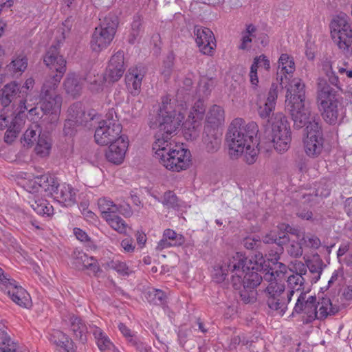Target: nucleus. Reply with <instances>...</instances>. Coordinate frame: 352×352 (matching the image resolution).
<instances>
[{"label":"nucleus","mask_w":352,"mask_h":352,"mask_svg":"<svg viewBox=\"0 0 352 352\" xmlns=\"http://www.w3.org/2000/svg\"><path fill=\"white\" fill-rule=\"evenodd\" d=\"M98 206L102 217L104 220L115 214L120 210L118 204H114L113 201L107 197L100 198L98 201Z\"/></svg>","instance_id":"nucleus-33"},{"label":"nucleus","mask_w":352,"mask_h":352,"mask_svg":"<svg viewBox=\"0 0 352 352\" xmlns=\"http://www.w3.org/2000/svg\"><path fill=\"white\" fill-rule=\"evenodd\" d=\"M257 69L255 65H251L250 72V80L252 85L254 87H257L258 83V78L257 74Z\"/></svg>","instance_id":"nucleus-61"},{"label":"nucleus","mask_w":352,"mask_h":352,"mask_svg":"<svg viewBox=\"0 0 352 352\" xmlns=\"http://www.w3.org/2000/svg\"><path fill=\"white\" fill-rule=\"evenodd\" d=\"M146 298L151 303L162 305L165 302L166 296L163 291L153 288L146 292Z\"/></svg>","instance_id":"nucleus-47"},{"label":"nucleus","mask_w":352,"mask_h":352,"mask_svg":"<svg viewBox=\"0 0 352 352\" xmlns=\"http://www.w3.org/2000/svg\"><path fill=\"white\" fill-rule=\"evenodd\" d=\"M302 242L300 243H292L288 248V254L293 257H299L302 254Z\"/></svg>","instance_id":"nucleus-58"},{"label":"nucleus","mask_w":352,"mask_h":352,"mask_svg":"<svg viewBox=\"0 0 352 352\" xmlns=\"http://www.w3.org/2000/svg\"><path fill=\"white\" fill-rule=\"evenodd\" d=\"M52 144L50 140L45 135H39L36 141L35 151L41 157H45L50 154Z\"/></svg>","instance_id":"nucleus-40"},{"label":"nucleus","mask_w":352,"mask_h":352,"mask_svg":"<svg viewBox=\"0 0 352 352\" xmlns=\"http://www.w3.org/2000/svg\"><path fill=\"white\" fill-rule=\"evenodd\" d=\"M303 142L306 154L311 157H318L323 149L324 138L322 126L305 132Z\"/></svg>","instance_id":"nucleus-13"},{"label":"nucleus","mask_w":352,"mask_h":352,"mask_svg":"<svg viewBox=\"0 0 352 352\" xmlns=\"http://www.w3.org/2000/svg\"><path fill=\"white\" fill-rule=\"evenodd\" d=\"M184 242L185 239L182 234L172 229H166L163 232L162 239L157 243L156 249L161 251L170 247L180 246Z\"/></svg>","instance_id":"nucleus-26"},{"label":"nucleus","mask_w":352,"mask_h":352,"mask_svg":"<svg viewBox=\"0 0 352 352\" xmlns=\"http://www.w3.org/2000/svg\"><path fill=\"white\" fill-rule=\"evenodd\" d=\"M193 32L199 50L204 54L212 55L216 47L213 32L209 28L200 25H195Z\"/></svg>","instance_id":"nucleus-14"},{"label":"nucleus","mask_w":352,"mask_h":352,"mask_svg":"<svg viewBox=\"0 0 352 352\" xmlns=\"http://www.w3.org/2000/svg\"><path fill=\"white\" fill-rule=\"evenodd\" d=\"M286 107L290 112L295 128L301 129L305 126V133L322 126L320 118L309 107H305L304 102H289Z\"/></svg>","instance_id":"nucleus-10"},{"label":"nucleus","mask_w":352,"mask_h":352,"mask_svg":"<svg viewBox=\"0 0 352 352\" xmlns=\"http://www.w3.org/2000/svg\"><path fill=\"white\" fill-rule=\"evenodd\" d=\"M30 204L32 208L38 214L50 215L52 212V206L45 200L34 199Z\"/></svg>","instance_id":"nucleus-46"},{"label":"nucleus","mask_w":352,"mask_h":352,"mask_svg":"<svg viewBox=\"0 0 352 352\" xmlns=\"http://www.w3.org/2000/svg\"><path fill=\"white\" fill-rule=\"evenodd\" d=\"M41 135L40 126L36 123H33L25 132L23 135V141L28 146L34 144V142L38 139V135Z\"/></svg>","instance_id":"nucleus-43"},{"label":"nucleus","mask_w":352,"mask_h":352,"mask_svg":"<svg viewBox=\"0 0 352 352\" xmlns=\"http://www.w3.org/2000/svg\"><path fill=\"white\" fill-rule=\"evenodd\" d=\"M129 146L126 136H120L115 142L110 143L106 151L105 157L108 162L113 164H120L123 162Z\"/></svg>","instance_id":"nucleus-16"},{"label":"nucleus","mask_w":352,"mask_h":352,"mask_svg":"<svg viewBox=\"0 0 352 352\" xmlns=\"http://www.w3.org/2000/svg\"><path fill=\"white\" fill-rule=\"evenodd\" d=\"M206 136L204 137V143L206 149L208 153L217 151L221 145V139L217 137L215 129H209L208 126L205 127Z\"/></svg>","instance_id":"nucleus-32"},{"label":"nucleus","mask_w":352,"mask_h":352,"mask_svg":"<svg viewBox=\"0 0 352 352\" xmlns=\"http://www.w3.org/2000/svg\"><path fill=\"white\" fill-rule=\"evenodd\" d=\"M256 28L252 24H249L246 27L245 31L242 32L241 44L239 46L240 50H245L251 48L252 38L254 37Z\"/></svg>","instance_id":"nucleus-41"},{"label":"nucleus","mask_w":352,"mask_h":352,"mask_svg":"<svg viewBox=\"0 0 352 352\" xmlns=\"http://www.w3.org/2000/svg\"><path fill=\"white\" fill-rule=\"evenodd\" d=\"M262 256V259H263V256L262 255H260L259 254L257 255L256 254L255 255V257H256V260L252 263H254L256 261H259V259L261 258V257ZM265 261L264 260L262 261V265L261 267H259L258 268V270L261 271V274L263 275L265 274V272H267L269 270L272 271L273 270L274 272V274L276 276V278L279 276V274H284L285 272H286V265H284L283 263H274V264H275V265H278V268L279 270H274L272 267H270L269 269H264L263 267V263H265Z\"/></svg>","instance_id":"nucleus-54"},{"label":"nucleus","mask_w":352,"mask_h":352,"mask_svg":"<svg viewBox=\"0 0 352 352\" xmlns=\"http://www.w3.org/2000/svg\"><path fill=\"white\" fill-rule=\"evenodd\" d=\"M34 84V80L32 78H28L24 85L22 86L19 91V94H22L23 97L24 94H26V91L30 89H32Z\"/></svg>","instance_id":"nucleus-64"},{"label":"nucleus","mask_w":352,"mask_h":352,"mask_svg":"<svg viewBox=\"0 0 352 352\" xmlns=\"http://www.w3.org/2000/svg\"><path fill=\"white\" fill-rule=\"evenodd\" d=\"M78 122L72 119L68 118L65 120L63 128V133L66 137H73L76 132V126L78 125Z\"/></svg>","instance_id":"nucleus-56"},{"label":"nucleus","mask_w":352,"mask_h":352,"mask_svg":"<svg viewBox=\"0 0 352 352\" xmlns=\"http://www.w3.org/2000/svg\"><path fill=\"white\" fill-rule=\"evenodd\" d=\"M0 343V352H18V343L14 341L5 330L1 328Z\"/></svg>","instance_id":"nucleus-36"},{"label":"nucleus","mask_w":352,"mask_h":352,"mask_svg":"<svg viewBox=\"0 0 352 352\" xmlns=\"http://www.w3.org/2000/svg\"><path fill=\"white\" fill-rule=\"evenodd\" d=\"M118 329L123 336L126 338L127 342L131 344H138V340L140 339L137 335L129 329L124 324L119 323Z\"/></svg>","instance_id":"nucleus-55"},{"label":"nucleus","mask_w":352,"mask_h":352,"mask_svg":"<svg viewBox=\"0 0 352 352\" xmlns=\"http://www.w3.org/2000/svg\"><path fill=\"white\" fill-rule=\"evenodd\" d=\"M276 80L279 82L282 88L290 79L295 71V63L293 57L287 54H282L279 57Z\"/></svg>","instance_id":"nucleus-18"},{"label":"nucleus","mask_w":352,"mask_h":352,"mask_svg":"<svg viewBox=\"0 0 352 352\" xmlns=\"http://www.w3.org/2000/svg\"><path fill=\"white\" fill-rule=\"evenodd\" d=\"M307 268H309V271L312 274H316L317 278L316 281H317L320 277V274H322V269L321 267V261L319 262H309L307 264Z\"/></svg>","instance_id":"nucleus-60"},{"label":"nucleus","mask_w":352,"mask_h":352,"mask_svg":"<svg viewBox=\"0 0 352 352\" xmlns=\"http://www.w3.org/2000/svg\"><path fill=\"white\" fill-rule=\"evenodd\" d=\"M268 122L272 128L271 136L274 148L279 152L287 151L291 142V131L287 118L282 113H276Z\"/></svg>","instance_id":"nucleus-11"},{"label":"nucleus","mask_w":352,"mask_h":352,"mask_svg":"<svg viewBox=\"0 0 352 352\" xmlns=\"http://www.w3.org/2000/svg\"><path fill=\"white\" fill-rule=\"evenodd\" d=\"M69 118L74 120L77 122H82V116H85V112L82 109L80 103H75L71 105L68 109Z\"/></svg>","instance_id":"nucleus-53"},{"label":"nucleus","mask_w":352,"mask_h":352,"mask_svg":"<svg viewBox=\"0 0 352 352\" xmlns=\"http://www.w3.org/2000/svg\"><path fill=\"white\" fill-rule=\"evenodd\" d=\"M23 120L21 122L15 121L14 124L11 126L6 128L7 131L4 135V141L6 143L11 144L20 133Z\"/></svg>","instance_id":"nucleus-48"},{"label":"nucleus","mask_w":352,"mask_h":352,"mask_svg":"<svg viewBox=\"0 0 352 352\" xmlns=\"http://www.w3.org/2000/svg\"><path fill=\"white\" fill-rule=\"evenodd\" d=\"M184 118V113L176 109L175 102L169 96L162 97L158 113L159 131L155 134V140L158 135H161L164 140H173Z\"/></svg>","instance_id":"nucleus-7"},{"label":"nucleus","mask_w":352,"mask_h":352,"mask_svg":"<svg viewBox=\"0 0 352 352\" xmlns=\"http://www.w3.org/2000/svg\"><path fill=\"white\" fill-rule=\"evenodd\" d=\"M225 120L223 109L219 105H213L210 109L206 116V121L209 129H214L215 126L221 125Z\"/></svg>","instance_id":"nucleus-31"},{"label":"nucleus","mask_w":352,"mask_h":352,"mask_svg":"<svg viewBox=\"0 0 352 352\" xmlns=\"http://www.w3.org/2000/svg\"><path fill=\"white\" fill-rule=\"evenodd\" d=\"M298 239L302 242V244L306 247L318 249L320 246V240L318 237L312 234H302V236L297 234Z\"/></svg>","instance_id":"nucleus-50"},{"label":"nucleus","mask_w":352,"mask_h":352,"mask_svg":"<svg viewBox=\"0 0 352 352\" xmlns=\"http://www.w3.org/2000/svg\"><path fill=\"white\" fill-rule=\"evenodd\" d=\"M35 182L38 184L36 186H39L40 189L50 194L52 192V184H56L52 177H50L46 175H43L34 177Z\"/></svg>","instance_id":"nucleus-49"},{"label":"nucleus","mask_w":352,"mask_h":352,"mask_svg":"<svg viewBox=\"0 0 352 352\" xmlns=\"http://www.w3.org/2000/svg\"><path fill=\"white\" fill-rule=\"evenodd\" d=\"M49 339L52 343L63 349L66 352H76L72 340L65 333L59 330H53Z\"/></svg>","instance_id":"nucleus-29"},{"label":"nucleus","mask_w":352,"mask_h":352,"mask_svg":"<svg viewBox=\"0 0 352 352\" xmlns=\"http://www.w3.org/2000/svg\"><path fill=\"white\" fill-rule=\"evenodd\" d=\"M71 320V330L74 333V336L76 338L80 340L82 342L87 340V328L82 320L75 316H72Z\"/></svg>","instance_id":"nucleus-38"},{"label":"nucleus","mask_w":352,"mask_h":352,"mask_svg":"<svg viewBox=\"0 0 352 352\" xmlns=\"http://www.w3.org/2000/svg\"><path fill=\"white\" fill-rule=\"evenodd\" d=\"M287 285L289 289L287 292H293V294L295 291H303L304 290V284H305V278L303 276L299 274H292L290 275L287 280Z\"/></svg>","instance_id":"nucleus-45"},{"label":"nucleus","mask_w":352,"mask_h":352,"mask_svg":"<svg viewBox=\"0 0 352 352\" xmlns=\"http://www.w3.org/2000/svg\"><path fill=\"white\" fill-rule=\"evenodd\" d=\"M19 87L16 82L7 84L3 89L1 100L3 106L10 107V104L12 102L16 96L19 94Z\"/></svg>","instance_id":"nucleus-35"},{"label":"nucleus","mask_w":352,"mask_h":352,"mask_svg":"<svg viewBox=\"0 0 352 352\" xmlns=\"http://www.w3.org/2000/svg\"><path fill=\"white\" fill-rule=\"evenodd\" d=\"M262 256L259 261L252 263L251 258L244 257L239 253H236L232 258H228L223 261L220 267L221 277L220 280L226 278L228 273L232 274L231 280L235 289H240L242 300L248 303L254 298V292L252 290L258 286L262 281L267 285L263 290V296L268 307L283 315L287 305L293 296V292H286L285 287L276 279L273 270H269L264 275L258 274L257 271L262 265Z\"/></svg>","instance_id":"nucleus-1"},{"label":"nucleus","mask_w":352,"mask_h":352,"mask_svg":"<svg viewBox=\"0 0 352 352\" xmlns=\"http://www.w3.org/2000/svg\"><path fill=\"white\" fill-rule=\"evenodd\" d=\"M109 267L122 276H129L133 272L125 262L118 259L112 260L109 263Z\"/></svg>","instance_id":"nucleus-52"},{"label":"nucleus","mask_w":352,"mask_h":352,"mask_svg":"<svg viewBox=\"0 0 352 352\" xmlns=\"http://www.w3.org/2000/svg\"><path fill=\"white\" fill-rule=\"evenodd\" d=\"M100 25L93 32L90 47L95 52H100L111 43L118 25V19L114 14H108L100 19Z\"/></svg>","instance_id":"nucleus-8"},{"label":"nucleus","mask_w":352,"mask_h":352,"mask_svg":"<svg viewBox=\"0 0 352 352\" xmlns=\"http://www.w3.org/2000/svg\"><path fill=\"white\" fill-rule=\"evenodd\" d=\"M1 291L20 307L28 308L31 305L30 294L13 278L5 287H3Z\"/></svg>","instance_id":"nucleus-15"},{"label":"nucleus","mask_w":352,"mask_h":352,"mask_svg":"<svg viewBox=\"0 0 352 352\" xmlns=\"http://www.w3.org/2000/svg\"><path fill=\"white\" fill-rule=\"evenodd\" d=\"M306 295V292H301L294 308V312L302 314L304 324H309L315 320H324L338 312V307L333 305L329 298L324 297L317 300L316 296L307 298Z\"/></svg>","instance_id":"nucleus-5"},{"label":"nucleus","mask_w":352,"mask_h":352,"mask_svg":"<svg viewBox=\"0 0 352 352\" xmlns=\"http://www.w3.org/2000/svg\"><path fill=\"white\" fill-rule=\"evenodd\" d=\"M277 98L278 85L272 84L265 102L263 104H259L258 107V113L261 118L265 119L270 117L271 113L275 109Z\"/></svg>","instance_id":"nucleus-27"},{"label":"nucleus","mask_w":352,"mask_h":352,"mask_svg":"<svg viewBox=\"0 0 352 352\" xmlns=\"http://www.w3.org/2000/svg\"><path fill=\"white\" fill-rule=\"evenodd\" d=\"M214 85V80L212 78H202L199 85V95L203 97L209 96Z\"/></svg>","instance_id":"nucleus-51"},{"label":"nucleus","mask_w":352,"mask_h":352,"mask_svg":"<svg viewBox=\"0 0 352 352\" xmlns=\"http://www.w3.org/2000/svg\"><path fill=\"white\" fill-rule=\"evenodd\" d=\"M74 234L76 236V239L82 242H87L89 241L90 240V238L89 237L87 234L80 228H75L74 229Z\"/></svg>","instance_id":"nucleus-62"},{"label":"nucleus","mask_w":352,"mask_h":352,"mask_svg":"<svg viewBox=\"0 0 352 352\" xmlns=\"http://www.w3.org/2000/svg\"><path fill=\"white\" fill-rule=\"evenodd\" d=\"M143 32L142 19L140 15H136L131 23V29L128 37L129 42L131 44L135 43L141 38Z\"/></svg>","instance_id":"nucleus-37"},{"label":"nucleus","mask_w":352,"mask_h":352,"mask_svg":"<svg viewBox=\"0 0 352 352\" xmlns=\"http://www.w3.org/2000/svg\"><path fill=\"white\" fill-rule=\"evenodd\" d=\"M89 85V89L93 94H99L103 91L104 85L109 80L103 74H99L95 71L89 72L84 78Z\"/></svg>","instance_id":"nucleus-30"},{"label":"nucleus","mask_w":352,"mask_h":352,"mask_svg":"<svg viewBox=\"0 0 352 352\" xmlns=\"http://www.w3.org/2000/svg\"><path fill=\"white\" fill-rule=\"evenodd\" d=\"M161 203L166 208L173 210H179L182 206L181 201L173 191L168 190L164 192Z\"/></svg>","instance_id":"nucleus-42"},{"label":"nucleus","mask_w":352,"mask_h":352,"mask_svg":"<svg viewBox=\"0 0 352 352\" xmlns=\"http://www.w3.org/2000/svg\"><path fill=\"white\" fill-rule=\"evenodd\" d=\"M28 59L25 56L15 57L11 63L7 65L8 69L14 75H21L27 68Z\"/></svg>","instance_id":"nucleus-39"},{"label":"nucleus","mask_w":352,"mask_h":352,"mask_svg":"<svg viewBox=\"0 0 352 352\" xmlns=\"http://www.w3.org/2000/svg\"><path fill=\"white\" fill-rule=\"evenodd\" d=\"M124 71V53L118 51L111 56L104 76L109 82H114L120 79Z\"/></svg>","instance_id":"nucleus-17"},{"label":"nucleus","mask_w":352,"mask_h":352,"mask_svg":"<svg viewBox=\"0 0 352 352\" xmlns=\"http://www.w3.org/2000/svg\"><path fill=\"white\" fill-rule=\"evenodd\" d=\"M107 223L116 231L120 234H126L128 225L126 223L125 221L122 219L120 217L113 214L111 217L105 219Z\"/></svg>","instance_id":"nucleus-44"},{"label":"nucleus","mask_w":352,"mask_h":352,"mask_svg":"<svg viewBox=\"0 0 352 352\" xmlns=\"http://www.w3.org/2000/svg\"><path fill=\"white\" fill-rule=\"evenodd\" d=\"M258 132V127L256 122L246 123L241 118L234 119L227 133L230 157L236 159L243 155L245 162L253 164L258 153L256 140Z\"/></svg>","instance_id":"nucleus-3"},{"label":"nucleus","mask_w":352,"mask_h":352,"mask_svg":"<svg viewBox=\"0 0 352 352\" xmlns=\"http://www.w3.org/2000/svg\"><path fill=\"white\" fill-rule=\"evenodd\" d=\"M278 234L276 231H271L263 237L265 243H276L282 245L289 241L288 233L296 234V230L291 228L288 224L281 223L278 226Z\"/></svg>","instance_id":"nucleus-23"},{"label":"nucleus","mask_w":352,"mask_h":352,"mask_svg":"<svg viewBox=\"0 0 352 352\" xmlns=\"http://www.w3.org/2000/svg\"><path fill=\"white\" fill-rule=\"evenodd\" d=\"M317 102L324 120L331 125L340 122L345 116L342 101L336 97V91L325 80L318 84Z\"/></svg>","instance_id":"nucleus-6"},{"label":"nucleus","mask_w":352,"mask_h":352,"mask_svg":"<svg viewBox=\"0 0 352 352\" xmlns=\"http://www.w3.org/2000/svg\"><path fill=\"white\" fill-rule=\"evenodd\" d=\"M51 195L60 203L65 206H71L76 201V191L69 184H52Z\"/></svg>","instance_id":"nucleus-19"},{"label":"nucleus","mask_w":352,"mask_h":352,"mask_svg":"<svg viewBox=\"0 0 352 352\" xmlns=\"http://www.w3.org/2000/svg\"><path fill=\"white\" fill-rule=\"evenodd\" d=\"M25 102L23 100H20L19 110L16 113L13 111L11 107L3 106L1 110H0V130L11 126L15 121H23L21 114L28 109Z\"/></svg>","instance_id":"nucleus-20"},{"label":"nucleus","mask_w":352,"mask_h":352,"mask_svg":"<svg viewBox=\"0 0 352 352\" xmlns=\"http://www.w3.org/2000/svg\"><path fill=\"white\" fill-rule=\"evenodd\" d=\"M256 68L258 69V67L264 68L265 70L268 71L270 69V60L267 58L266 56L262 54L258 56H256L254 58L253 63L252 65H255Z\"/></svg>","instance_id":"nucleus-57"},{"label":"nucleus","mask_w":352,"mask_h":352,"mask_svg":"<svg viewBox=\"0 0 352 352\" xmlns=\"http://www.w3.org/2000/svg\"><path fill=\"white\" fill-rule=\"evenodd\" d=\"M44 62L50 69L56 70V74L45 80L41 92V109L45 114H51L52 121H56L62 104V98L56 89L66 72V60L59 55L56 47L52 46L47 52Z\"/></svg>","instance_id":"nucleus-2"},{"label":"nucleus","mask_w":352,"mask_h":352,"mask_svg":"<svg viewBox=\"0 0 352 352\" xmlns=\"http://www.w3.org/2000/svg\"><path fill=\"white\" fill-rule=\"evenodd\" d=\"M153 149L160 164L170 170L179 172L190 166V151L175 140L168 141L158 135L153 144Z\"/></svg>","instance_id":"nucleus-4"},{"label":"nucleus","mask_w":352,"mask_h":352,"mask_svg":"<svg viewBox=\"0 0 352 352\" xmlns=\"http://www.w3.org/2000/svg\"><path fill=\"white\" fill-rule=\"evenodd\" d=\"M73 256L76 267L89 270L95 275L100 270L98 261L94 256H89L85 253L78 250L74 252Z\"/></svg>","instance_id":"nucleus-24"},{"label":"nucleus","mask_w":352,"mask_h":352,"mask_svg":"<svg viewBox=\"0 0 352 352\" xmlns=\"http://www.w3.org/2000/svg\"><path fill=\"white\" fill-rule=\"evenodd\" d=\"M144 75V67L141 65L133 67L129 69L125 76V81L131 94L135 96L140 93L142 81Z\"/></svg>","instance_id":"nucleus-21"},{"label":"nucleus","mask_w":352,"mask_h":352,"mask_svg":"<svg viewBox=\"0 0 352 352\" xmlns=\"http://www.w3.org/2000/svg\"><path fill=\"white\" fill-rule=\"evenodd\" d=\"M121 246L126 252H133L135 249L133 240L131 239H124L121 242Z\"/></svg>","instance_id":"nucleus-63"},{"label":"nucleus","mask_w":352,"mask_h":352,"mask_svg":"<svg viewBox=\"0 0 352 352\" xmlns=\"http://www.w3.org/2000/svg\"><path fill=\"white\" fill-rule=\"evenodd\" d=\"M91 331L101 352H120L108 336L100 328L96 326H92L91 327Z\"/></svg>","instance_id":"nucleus-28"},{"label":"nucleus","mask_w":352,"mask_h":352,"mask_svg":"<svg viewBox=\"0 0 352 352\" xmlns=\"http://www.w3.org/2000/svg\"><path fill=\"white\" fill-rule=\"evenodd\" d=\"M349 16L340 13L331 23V34L333 40L344 54L352 53V27Z\"/></svg>","instance_id":"nucleus-9"},{"label":"nucleus","mask_w":352,"mask_h":352,"mask_svg":"<svg viewBox=\"0 0 352 352\" xmlns=\"http://www.w3.org/2000/svg\"><path fill=\"white\" fill-rule=\"evenodd\" d=\"M63 85L66 92L73 97L78 96L82 90L81 78L74 74H69Z\"/></svg>","instance_id":"nucleus-34"},{"label":"nucleus","mask_w":352,"mask_h":352,"mask_svg":"<svg viewBox=\"0 0 352 352\" xmlns=\"http://www.w3.org/2000/svg\"><path fill=\"white\" fill-rule=\"evenodd\" d=\"M204 112V109L195 110V113L190 112L188 120L183 123L184 136L186 139L194 140L199 135L201 127L200 120Z\"/></svg>","instance_id":"nucleus-22"},{"label":"nucleus","mask_w":352,"mask_h":352,"mask_svg":"<svg viewBox=\"0 0 352 352\" xmlns=\"http://www.w3.org/2000/svg\"><path fill=\"white\" fill-rule=\"evenodd\" d=\"M122 125L119 122L114 112L109 111L105 116V119L99 122L96 128L94 138L97 144L107 145L115 142L122 132Z\"/></svg>","instance_id":"nucleus-12"},{"label":"nucleus","mask_w":352,"mask_h":352,"mask_svg":"<svg viewBox=\"0 0 352 352\" xmlns=\"http://www.w3.org/2000/svg\"><path fill=\"white\" fill-rule=\"evenodd\" d=\"M305 98V84L299 78H294L291 80L289 86L287 88L286 94V105L289 102L294 101L303 102Z\"/></svg>","instance_id":"nucleus-25"},{"label":"nucleus","mask_w":352,"mask_h":352,"mask_svg":"<svg viewBox=\"0 0 352 352\" xmlns=\"http://www.w3.org/2000/svg\"><path fill=\"white\" fill-rule=\"evenodd\" d=\"M291 270L294 273V274H299L303 276L307 274V265L301 261H295L292 263Z\"/></svg>","instance_id":"nucleus-59"}]
</instances>
